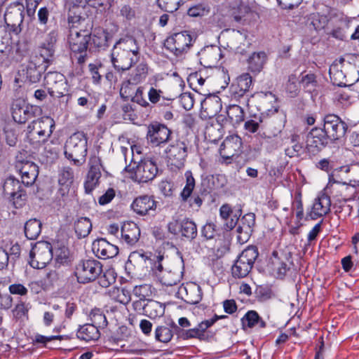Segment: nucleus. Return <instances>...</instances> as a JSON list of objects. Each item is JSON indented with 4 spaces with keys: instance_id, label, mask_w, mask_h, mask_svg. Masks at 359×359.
Segmentation results:
<instances>
[{
    "instance_id": "37998d69",
    "label": "nucleus",
    "mask_w": 359,
    "mask_h": 359,
    "mask_svg": "<svg viewBox=\"0 0 359 359\" xmlns=\"http://www.w3.org/2000/svg\"><path fill=\"white\" fill-rule=\"evenodd\" d=\"M22 189L20 182L13 177H9L4 181L3 191L4 196L8 198L16 195Z\"/></svg>"
},
{
    "instance_id": "f704fd0d",
    "label": "nucleus",
    "mask_w": 359,
    "mask_h": 359,
    "mask_svg": "<svg viewBox=\"0 0 359 359\" xmlns=\"http://www.w3.org/2000/svg\"><path fill=\"white\" fill-rule=\"evenodd\" d=\"M140 229L133 222H125L121 227V238L123 241L130 245L135 244L140 238Z\"/></svg>"
},
{
    "instance_id": "dca6fc26",
    "label": "nucleus",
    "mask_w": 359,
    "mask_h": 359,
    "mask_svg": "<svg viewBox=\"0 0 359 359\" xmlns=\"http://www.w3.org/2000/svg\"><path fill=\"white\" fill-rule=\"evenodd\" d=\"M29 264L33 268L42 269L53 259L52 245L48 242L36 243L29 252Z\"/></svg>"
},
{
    "instance_id": "4c0bfd02",
    "label": "nucleus",
    "mask_w": 359,
    "mask_h": 359,
    "mask_svg": "<svg viewBox=\"0 0 359 359\" xmlns=\"http://www.w3.org/2000/svg\"><path fill=\"white\" fill-rule=\"evenodd\" d=\"M76 337L85 341H96L100 338V333L95 325L86 323L79 327L76 332Z\"/></svg>"
},
{
    "instance_id": "4d7b16f0",
    "label": "nucleus",
    "mask_w": 359,
    "mask_h": 359,
    "mask_svg": "<svg viewBox=\"0 0 359 359\" xmlns=\"http://www.w3.org/2000/svg\"><path fill=\"white\" fill-rule=\"evenodd\" d=\"M181 1L182 0H157V4L162 10L166 12L173 13L178 9Z\"/></svg>"
},
{
    "instance_id": "79ce46f5",
    "label": "nucleus",
    "mask_w": 359,
    "mask_h": 359,
    "mask_svg": "<svg viewBox=\"0 0 359 359\" xmlns=\"http://www.w3.org/2000/svg\"><path fill=\"white\" fill-rule=\"evenodd\" d=\"M74 230L78 238L87 237L92 230V223L88 217H80L74 222Z\"/></svg>"
},
{
    "instance_id": "f8f14e48",
    "label": "nucleus",
    "mask_w": 359,
    "mask_h": 359,
    "mask_svg": "<svg viewBox=\"0 0 359 359\" xmlns=\"http://www.w3.org/2000/svg\"><path fill=\"white\" fill-rule=\"evenodd\" d=\"M292 265V253L288 250L273 252L270 258L269 267L277 278H283Z\"/></svg>"
},
{
    "instance_id": "5701e85b",
    "label": "nucleus",
    "mask_w": 359,
    "mask_h": 359,
    "mask_svg": "<svg viewBox=\"0 0 359 359\" xmlns=\"http://www.w3.org/2000/svg\"><path fill=\"white\" fill-rule=\"evenodd\" d=\"M184 176L186 184L180 193L181 199L183 202H189L190 207L198 209L201 206L203 200L198 195H191L196 185L195 179L190 170H187Z\"/></svg>"
},
{
    "instance_id": "f257e3e1",
    "label": "nucleus",
    "mask_w": 359,
    "mask_h": 359,
    "mask_svg": "<svg viewBox=\"0 0 359 359\" xmlns=\"http://www.w3.org/2000/svg\"><path fill=\"white\" fill-rule=\"evenodd\" d=\"M139 256L146 261L148 259L151 264V270L156 276L158 277L162 285L171 287L177 285L182 277V272L178 269H169L164 267L165 263L163 255L154 256V259H148V257L142 253L133 252L130 255V258Z\"/></svg>"
},
{
    "instance_id": "a18cd8bd",
    "label": "nucleus",
    "mask_w": 359,
    "mask_h": 359,
    "mask_svg": "<svg viewBox=\"0 0 359 359\" xmlns=\"http://www.w3.org/2000/svg\"><path fill=\"white\" fill-rule=\"evenodd\" d=\"M41 231V223L36 219L28 220L25 224V234L29 240H35Z\"/></svg>"
},
{
    "instance_id": "a878e982",
    "label": "nucleus",
    "mask_w": 359,
    "mask_h": 359,
    "mask_svg": "<svg viewBox=\"0 0 359 359\" xmlns=\"http://www.w3.org/2000/svg\"><path fill=\"white\" fill-rule=\"evenodd\" d=\"M330 198L323 194L315 199L311 210L306 213L305 219L315 220L326 215L330 211Z\"/></svg>"
},
{
    "instance_id": "680f3d73",
    "label": "nucleus",
    "mask_w": 359,
    "mask_h": 359,
    "mask_svg": "<svg viewBox=\"0 0 359 359\" xmlns=\"http://www.w3.org/2000/svg\"><path fill=\"white\" fill-rule=\"evenodd\" d=\"M143 95L144 87L139 86L130 101L134 103H137L144 107H149V103L144 99Z\"/></svg>"
},
{
    "instance_id": "e433bc0d",
    "label": "nucleus",
    "mask_w": 359,
    "mask_h": 359,
    "mask_svg": "<svg viewBox=\"0 0 359 359\" xmlns=\"http://www.w3.org/2000/svg\"><path fill=\"white\" fill-rule=\"evenodd\" d=\"M184 292H185V295L182 297V298L187 304H196L202 299V294L199 286L194 285H181L179 288V293L182 294Z\"/></svg>"
},
{
    "instance_id": "ea45409f",
    "label": "nucleus",
    "mask_w": 359,
    "mask_h": 359,
    "mask_svg": "<svg viewBox=\"0 0 359 359\" xmlns=\"http://www.w3.org/2000/svg\"><path fill=\"white\" fill-rule=\"evenodd\" d=\"M267 114L271 115V116L269 118V123L271 125H276L271 134L267 137H271V136H276L284 128L285 116L283 113H278V109L277 107L274 108L273 109L269 110Z\"/></svg>"
},
{
    "instance_id": "f03ea898",
    "label": "nucleus",
    "mask_w": 359,
    "mask_h": 359,
    "mask_svg": "<svg viewBox=\"0 0 359 359\" xmlns=\"http://www.w3.org/2000/svg\"><path fill=\"white\" fill-rule=\"evenodd\" d=\"M216 318L213 320H205L199 323L196 327L190 328L191 324L188 318L182 317L178 320L179 325L174 323L172 327L175 329L177 337L182 340L197 339L200 341H208L210 337L207 330L215 323Z\"/></svg>"
},
{
    "instance_id": "a211bd4d",
    "label": "nucleus",
    "mask_w": 359,
    "mask_h": 359,
    "mask_svg": "<svg viewBox=\"0 0 359 359\" xmlns=\"http://www.w3.org/2000/svg\"><path fill=\"white\" fill-rule=\"evenodd\" d=\"M329 141L330 140L326 137L323 130L315 127L306 136V149L309 154L316 155L328 144Z\"/></svg>"
},
{
    "instance_id": "bb28decb",
    "label": "nucleus",
    "mask_w": 359,
    "mask_h": 359,
    "mask_svg": "<svg viewBox=\"0 0 359 359\" xmlns=\"http://www.w3.org/2000/svg\"><path fill=\"white\" fill-rule=\"evenodd\" d=\"M222 57V50L217 46H205L198 53L200 63L206 68L215 67Z\"/></svg>"
},
{
    "instance_id": "39448f33",
    "label": "nucleus",
    "mask_w": 359,
    "mask_h": 359,
    "mask_svg": "<svg viewBox=\"0 0 359 359\" xmlns=\"http://www.w3.org/2000/svg\"><path fill=\"white\" fill-rule=\"evenodd\" d=\"M259 252L256 246H249L237 257L231 267V273L234 278H243L251 271Z\"/></svg>"
},
{
    "instance_id": "e2e57ef3",
    "label": "nucleus",
    "mask_w": 359,
    "mask_h": 359,
    "mask_svg": "<svg viewBox=\"0 0 359 359\" xmlns=\"http://www.w3.org/2000/svg\"><path fill=\"white\" fill-rule=\"evenodd\" d=\"M8 199L10 201H12L15 208H22L25 205L27 201V194L25 191L22 189L20 191L18 192L16 195L11 196Z\"/></svg>"
},
{
    "instance_id": "13d9d810",
    "label": "nucleus",
    "mask_w": 359,
    "mask_h": 359,
    "mask_svg": "<svg viewBox=\"0 0 359 359\" xmlns=\"http://www.w3.org/2000/svg\"><path fill=\"white\" fill-rule=\"evenodd\" d=\"M89 72L94 83H100L102 79V75L100 70L103 68V65L100 62H95L88 65Z\"/></svg>"
},
{
    "instance_id": "a19ab883",
    "label": "nucleus",
    "mask_w": 359,
    "mask_h": 359,
    "mask_svg": "<svg viewBox=\"0 0 359 359\" xmlns=\"http://www.w3.org/2000/svg\"><path fill=\"white\" fill-rule=\"evenodd\" d=\"M115 48H121L133 53L135 55L140 56V47L137 45V40L133 36H126L120 39L114 46Z\"/></svg>"
},
{
    "instance_id": "7c9ffc66",
    "label": "nucleus",
    "mask_w": 359,
    "mask_h": 359,
    "mask_svg": "<svg viewBox=\"0 0 359 359\" xmlns=\"http://www.w3.org/2000/svg\"><path fill=\"white\" fill-rule=\"evenodd\" d=\"M16 166L19 168L22 183L25 186L32 185L39 175V167L29 161H18Z\"/></svg>"
},
{
    "instance_id": "412c9836",
    "label": "nucleus",
    "mask_w": 359,
    "mask_h": 359,
    "mask_svg": "<svg viewBox=\"0 0 359 359\" xmlns=\"http://www.w3.org/2000/svg\"><path fill=\"white\" fill-rule=\"evenodd\" d=\"M139 57L128 52V50L121 49V48L114 47L111 53V62L114 68L118 71H126L137 62Z\"/></svg>"
},
{
    "instance_id": "20e7f679",
    "label": "nucleus",
    "mask_w": 359,
    "mask_h": 359,
    "mask_svg": "<svg viewBox=\"0 0 359 359\" xmlns=\"http://www.w3.org/2000/svg\"><path fill=\"white\" fill-rule=\"evenodd\" d=\"M90 42L88 33L80 35L75 30L69 34V43L71 49V59L73 64L79 66L75 69L76 75H81L83 66L88 58V47Z\"/></svg>"
},
{
    "instance_id": "423d86ee",
    "label": "nucleus",
    "mask_w": 359,
    "mask_h": 359,
    "mask_svg": "<svg viewBox=\"0 0 359 359\" xmlns=\"http://www.w3.org/2000/svg\"><path fill=\"white\" fill-rule=\"evenodd\" d=\"M85 6L86 5L65 6L67 11L69 34H72V30H75L82 35L83 33H88V31L92 29L93 25L90 20L84 16Z\"/></svg>"
},
{
    "instance_id": "052dcab7",
    "label": "nucleus",
    "mask_w": 359,
    "mask_h": 359,
    "mask_svg": "<svg viewBox=\"0 0 359 359\" xmlns=\"http://www.w3.org/2000/svg\"><path fill=\"white\" fill-rule=\"evenodd\" d=\"M148 74V66L145 63H140L135 68V73L133 78L132 81H135V83H140L143 79H144Z\"/></svg>"
},
{
    "instance_id": "338daca9",
    "label": "nucleus",
    "mask_w": 359,
    "mask_h": 359,
    "mask_svg": "<svg viewBox=\"0 0 359 359\" xmlns=\"http://www.w3.org/2000/svg\"><path fill=\"white\" fill-rule=\"evenodd\" d=\"M149 100L152 104H156L160 102L161 99L165 100L163 92L160 89L151 87L148 92Z\"/></svg>"
},
{
    "instance_id": "4468645a",
    "label": "nucleus",
    "mask_w": 359,
    "mask_h": 359,
    "mask_svg": "<svg viewBox=\"0 0 359 359\" xmlns=\"http://www.w3.org/2000/svg\"><path fill=\"white\" fill-rule=\"evenodd\" d=\"M165 158L172 168L180 169L184 165L188 155V146L184 141L177 140L165 149Z\"/></svg>"
},
{
    "instance_id": "c756f323",
    "label": "nucleus",
    "mask_w": 359,
    "mask_h": 359,
    "mask_svg": "<svg viewBox=\"0 0 359 359\" xmlns=\"http://www.w3.org/2000/svg\"><path fill=\"white\" fill-rule=\"evenodd\" d=\"M222 108L221 99L217 95H210L201 102L200 116L203 119H209L218 114Z\"/></svg>"
},
{
    "instance_id": "0e129e2a",
    "label": "nucleus",
    "mask_w": 359,
    "mask_h": 359,
    "mask_svg": "<svg viewBox=\"0 0 359 359\" xmlns=\"http://www.w3.org/2000/svg\"><path fill=\"white\" fill-rule=\"evenodd\" d=\"M123 116L125 120L135 121L137 118V115L135 112V107L129 103L124 104L121 106Z\"/></svg>"
},
{
    "instance_id": "4be33fe9",
    "label": "nucleus",
    "mask_w": 359,
    "mask_h": 359,
    "mask_svg": "<svg viewBox=\"0 0 359 359\" xmlns=\"http://www.w3.org/2000/svg\"><path fill=\"white\" fill-rule=\"evenodd\" d=\"M171 135L172 131L165 125L155 123L148 126L147 138L152 146L158 147L168 142Z\"/></svg>"
},
{
    "instance_id": "69168bd1",
    "label": "nucleus",
    "mask_w": 359,
    "mask_h": 359,
    "mask_svg": "<svg viewBox=\"0 0 359 359\" xmlns=\"http://www.w3.org/2000/svg\"><path fill=\"white\" fill-rule=\"evenodd\" d=\"M292 210H296V217L299 221H301L304 216L303 203L301 194L297 196L292 203Z\"/></svg>"
},
{
    "instance_id": "2eb2a0df",
    "label": "nucleus",
    "mask_w": 359,
    "mask_h": 359,
    "mask_svg": "<svg viewBox=\"0 0 359 359\" xmlns=\"http://www.w3.org/2000/svg\"><path fill=\"white\" fill-rule=\"evenodd\" d=\"M192 37L187 32H181L168 36L165 42V48L175 56L187 53L192 46Z\"/></svg>"
},
{
    "instance_id": "c9c22d12",
    "label": "nucleus",
    "mask_w": 359,
    "mask_h": 359,
    "mask_svg": "<svg viewBox=\"0 0 359 359\" xmlns=\"http://www.w3.org/2000/svg\"><path fill=\"white\" fill-rule=\"evenodd\" d=\"M55 41L56 39L54 36H49L48 39L46 40V42L43 43L39 46V55H35L32 57H36L37 58L41 59L43 64H46L49 66L54 55V44Z\"/></svg>"
},
{
    "instance_id": "cd10ccee",
    "label": "nucleus",
    "mask_w": 359,
    "mask_h": 359,
    "mask_svg": "<svg viewBox=\"0 0 359 359\" xmlns=\"http://www.w3.org/2000/svg\"><path fill=\"white\" fill-rule=\"evenodd\" d=\"M48 67V65L43 64L41 59L31 57L25 69H23V71L25 72L26 79L34 83L40 81L42 74Z\"/></svg>"
},
{
    "instance_id": "9b49d317",
    "label": "nucleus",
    "mask_w": 359,
    "mask_h": 359,
    "mask_svg": "<svg viewBox=\"0 0 359 359\" xmlns=\"http://www.w3.org/2000/svg\"><path fill=\"white\" fill-rule=\"evenodd\" d=\"M323 126L321 129L331 142H335L346 135L348 125L337 115L334 114H326L323 118Z\"/></svg>"
},
{
    "instance_id": "603ef678",
    "label": "nucleus",
    "mask_w": 359,
    "mask_h": 359,
    "mask_svg": "<svg viewBox=\"0 0 359 359\" xmlns=\"http://www.w3.org/2000/svg\"><path fill=\"white\" fill-rule=\"evenodd\" d=\"M110 297L116 302L127 304L130 301V293L125 288L113 287L109 291Z\"/></svg>"
},
{
    "instance_id": "09e8293b",
    "label": "nucleus",
    "mask_w": 359,
    "mask_h": 359,
    "mask_svg": "<svg viewBox=\"0 0 359 359\" xmlns=\"http://www.w3.org/2000/svg\"><path fill=\"white\" fill-rule=\"evenodd\" d=\"M138 83H135L132 79L124 81L121 83L119 94L121 97L124 101H129L133 95L137 90L139 86H137Z\"/></svg>"
},
{
    "instance_id": "9d476101",
    "label": "nucleus",
    "mask_w": 359,
    "mask_h": 359,
    "mask_svg": "<svg viewBox=\"0 0 359 359\" xmlns=\"http://www.w3.org/2000/svg\"><path fill=\"white\" fill-rule=\"evenodd\" d=\"M24 9L23 4L20 2L12 3L7 7L4 13V21L6 31L10 35H18L21 32Z\"/></svg>"
},
{
    "instance_id": "473e14b6",
    "label": "nucleus",
    "mask_w": 359,
    "mask_h": 359,
    "mask_svg": "<svg viewBox=\"0 0 359 359\" xmlns=\"http://www.w3.org/2000/svg\"><path fill=\"white\" fill-rule=\"evenodd\" d=\"M241 213V209L233 212L231 205L229 203L223 204L219 208V216L224 220L226 229L229 230L236 226Z\"/></svg>"
},
{
    "instance_id": "864d4df0",
    "label": "nucleus",
    "mask_w": 359,
    "mask_h": 359,
    "mask_svg": "<svg viewBox=\"0 0 359 359\" xmlns=\"http://www.w3.org/2000/svg\"><path fill=\"white\" fill-rule=\"evenodd\" d=\"M173 337L172 329L167 326H158L155 330V338L162 343H168Z\"/></svg>"
},
{
    "instance_id": "774afa93",
    "label": "nucleus",
    "mask_w": 359,
    "mask_h": 359,
    "mask_svg": "<svg viewBox=\"0 0 359 359\" xmlns=\"http://www.w3.org/2000/svg\"><path fill=\"white\" fill-rule=\"evenodd\" d=\"M116 191L113 188H109L104 194L98 198V203L101 205L109 203L115 197Z\"/></svg>"
},
{
    "instance_id": "aec40b11",
    "label": "nucleus",
    "mask_w": 359,
    "mask_h": 359,
    "mask_svg": "<svg viewBox=\"0 0 359 359\" xmlns=\"http://www.w3.org/2000/svg\"><path fill=\"white\" fill-rule=\"evenodd\" d=\"M45 81L50 96L62 97L67 94V83L62 74L49 72L45 76Z\"/></svg>"
},
{
    "instance_id": "1a4fd4ad",
    "label": "nucleus",
    "mask_w": 359,
    "mask_h": 359,
    "mask_svg": "<svg viewBox=\"0 0 359 359\" xmlns=\"http://www.w3.org/2000/svg\"><path fill=\"white\" fill-rule=\"evenodd\" d=\"M252 84V78L248 73H244L231 83L229 91L232 101L248 106L249 91Z\"/></svg>"
},
{
    "instance_id": "3c124183",
    "label": "nucleus",
    "mask_w": 359,
    "mask_h": 359,
    "mask_svg": "<svg viewBox=\"0 0 359 359\" xmlns=\"http://www.w3.org/2000/svg\"><path fill=\"white\" fill-rule=\"evenodd\" d=\"M91 324L95 325L98 329L104 328L107 327L108 323L107 318L103 311L100 309H93L89 314Z\"/></svg>"
},
{
    "instance_id": "6ab92c4d",
    "label": "nucleus",
    "mask_w": 359,
    "mask_h": 359,
    "mask_svg": "<svg viewBox=\"0 0 359 359\" xmlns=\"http://www.w3.org/2000/svg\"><path fill=\"white\" fill-rule=\"evenodd\" d=\"M158 171V167L154 161H141L136 166L132 178L138 183H147L156 177Z\"/></svg>"
},
{
    "instance_id": "8fccbe9b",
    "label": "nucleus",
    "mask_w": 359,
    "mask_h": 359,
    "mask_svg": "<svg viewBox=\"0 0 359 359\" xmlns=\"http://www.w3.org/2000/svg\"><path fill=\"white\" fill-rule=\"evenodd\" d=\"M74 180V170L69 167H63L59 172L58 182L60 185L67 189L72 185Z\"/></svg>"
},
{
    "instance_id": "393cba45",
    "label": "nucleus",
    "mask_w": 359,
    "mask_h": 359,
    "mask_svg": "<svg viewBox=\"0 0 359 359\" xmlns=\"http://www.w3.org/2000/svg\"><path fill=\"white\" fill-rule=\"evenodd\" d=\"M89 165L90 168L84 182V188L87 194H90L99 184V180L102 175L101 159L96 156H92L89 160Z\"/></svg>"
},
{
    "instance_id": "0eeeda50",
    "label": "nucleus",
    "mask_w": 359,
    "mask_h": 359,
    "mask_svg": "<svg viewBox=\"0 0 359 359\" xmlns=\"http://www.w3.org/2000/svg\"><path fill=\"white\" fill-rule=\"evenodd\" d=\"M102 272V264L94 259H82L76 264L74 274L79 283L95 280Z\"/></svg>"
},
{
    "instance_id": "72a5a7b5",
    "label": "nucleus",
    "mask_w": 359,
    "mask_h": 359,
    "mask_svg": "<svg viewBox=\"0 0 359 359\" xmlns=\"http://www.w3.org/2000/svg\"><path fill=\"white\" fill-rule=\"evenodd\" d=\"M255 214L249 212L243 216L237 227L238 239H247L253 232V228L255 225Z\"/></svg>"
},
{
    "instance_id": "c03bdc74",
    "label": "nucleus",
    "mask_w": 359,
    "mask_h": 359,
    "mask_svg": "<svg viewBox=\"0 0 359 359\" xmlns=\"http://www.w3.org/2000/svg\"><path fill=\"white\" fill-rule=\"evenodd\" d=\"M266 60L264 52L254 53L248 59V68L251 72H259Z\"/></svg>"
},
{
    "instance_id": "5fc2aeb1",
    "label": "nucleus",
    "mask_w": 359,
    "mask_h": 359,
    "mask_svg": "<svg viewBox=\"0 0 359 359\" xmlns=\"http://www.w3.org/2000/svg\"><path fill=\"white\" fill-rule=\"evenodd\" d=\"M299 84L306 91L311 93L317 86L316 76L314 74L302 76Z\"/></svg>"
},
{
    "instance_id": "de8ad7c7",
    "label": "nucleus",
    "mask_w": 359,
    "mask_h": 359,
    "mask_svg": "<svg viewBox=\"0 0 359 359\" xmlns=\"http://www.w3.org/2000/svg\"><path fill=\"white\" fill-rule=\"evenodd\" d=\"M227 116L232 125H238L244 121L245 112L238 104H231L227 109Z\"/></svg>"
},
{
    "instance_id": "ddd939ff",
    "label": "nucleus",
    "mask_w": 359,
    "mask_h": 359,
    "mask_svg": "<svg viewBox=\"0 0 359 359\" xmlns=\"http://www.w3.org/2000/svg\"><path fill=\"white\" fill-rule=\"evenodd\" d=\"M55 128V121L50 116H43L34 118L27 126L28 137H38L39 142L46 141L53 133Z\"/></svg>"
},
{
    "instance_id": "b1692460",
    "label": "nucleus",
    "mask_w": 359,
    "mask_h": 359,
    "mask_svg": "<svg viewBox=\"0 0 359 359\" xmlns=\"http://www.w3.org/2000/svg\"><path fill=\"white\" fill-rule=\"evenodd\" d=\"M133 211L140 215L145 216L155 212L157 208V201L154 196L144 194L136 197L131 203Z\"/></svg>"
},
{
    "instance_id": "f3484780",
    "label": "nucleus",
    "mask_w": 359,
    "mask_h": 359,
    "mask_svg": "<svg viewBox=\"0 0 359 359\" xmlns=\"http://www.w3.org/2000/svg\"><path fill=\"white\" fill-rule=\"evenodd\" d=\"M242 140L238 135L227 136L220 146L219 154L226 163H230L235 156L242 151Z\"/></svg>"
},
{
    "instance_id": "6e6d98bb",
    "label": "nucleus",
    "mask_w": 359,
    "mask_h": 359,
    "mask_svg": "<svg viewBox=\"0 0 359 359\" xmlns=\"http://www.w3.org/2000/svg\"><path fill=\"white\" fill-rule=\"evenodd\" d=\"M210 12V7L205 4H198L190 7L187 11L189 16L201 17L206 15Z\"/></svg>"
},
{
    "instance_id": "58836bf2",
    "label": "nucleus",
    "mask_w": 359,
    "mask_h": 359,
    "mask_svg": "<svg viewBox=\"0 0 359 359\" xmlns=\"http://www.w3.org/2000/svg\"><path fill=\"white\" fill-rule=\"evenodd\" d=\"M340 62L343 64L348 74L358 81L359 80V55L351 54L346 56V59L341 58Z\"/></svg>"
},
{
    "instance_id": "2f4dec72",
    "label": "nucleus",
    "mask_w": 359,
    "mask_h": 359,
    "mask_svg": "<svg viewBox=\"0 0 359 359\" xmlns=\"http://www.w3.org/2000/svg\"><path fill=\"white\" fill-rule=\"evenodd\" d=\"M90 45L98 51L106 50L111 41V35L102 27H95L92 33L88 31Z\"/></svg>"
},
{
    "instance_id": "6e6552de",
    "label": "nucleus",
    "mask_w": 359,
    "mask_h": 359,
    "mask_svg": "<svg viewBox=\"0 0 359 359\" xmlns=\"http://www.w3.org/2000/svg\"><path fill=\"white\" fill-rule=\"evenodd\" d=\"M11 110L14 121L20 124H25L40 116L42 113L39 107L29 104L23 99L13 100Z\"/></svg>"
},
{
    "instance_id": "49530a36",
    "label": "nucleus",
    "mask_w": 359,
    "mask_h": 359,
    "mask_svg": "<svg viewBox=\"0 0 359 359\" xmlns=\"http://www.w3.org/2000/svg\"><path fill=\"white\" fill-rule=\"evenodd\" d=\"M180 233L182 237L188 240L194 239L197 236L196 224L188 219L182 220L180 223Z\"/></svg>"
},
{
    "instance_id": "bf43d9fd",
    "label": "nucleus",
    "mask_w": 359,
    "mask_h": 359,
    "mask_svg": "<svg viewBox=\"0 0 359 359\" xmlns=\"http://www.w3.org/2000/svg\"><path fill=\"white\" fill-rule=\"evenodd\" d=\"M259 320V316L255 311H249L242 318L243 325H247L249 327H253L257 324Z\"/></svg>"
},
{
    "instance_id": "c85d7f7f",
    "label": "nucleus",
    "mask_w": 359,
    "mask_h": 359,
    "mask_svg": "<svg viewBox=\"0 0 359 359\" xmlns=\"http://www.w3.org/2000/svg\"><path fill=\"white\" fill-rule=\"evenodd\" d=\"M92 250L98 258L103 259L113 258L118 253V247L105 238H99L93 241Z\"/></svg>"
},
{
    "instance_id": "7ed1b4c3",
    "label": "nucleus",
    "mask_w": 359,
    "mask_h": 359,
    "mask_svg": "<svg viewBox=\"0 0 359 359\" xmlns=\"http://www.w3.org/2000/svg\"><path fill=\"white\" fill-rule=\"evenodd\" d=\"M88 153V137L83 132L72 134L64 146V155L76 166L86 163Z\"/></svg>"
}]
</instances>
